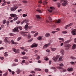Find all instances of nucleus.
I'll return each mask as SVG.
<instances>
[{"label": "nucleus", "instance_id": "9b49d317", "mask_svg": "<svg viewBox=\"0 0 76 76\" xmlns=\"http://www.w3.org/2000/svg\"><path fill=\"white\" fill-rule=\"evenodd\" d=\"M71 32L73 35H76V29H74Z\"/></svg>", "mask_w": 76, "mask_h": 76}, {"label": "nucleus", "instance_id": "338daca9", "mask_svg": "<svg viewBox=\"0 0 76 76\" xmlns=\"http://www.w3.org/2000/svg\"><path fill=\"white\" fill-rule=\"evenodd\" d=\"M68 25L66 26L65 27V29H67V27H68V26H68Z\"/></svg>", "mask_w": 76, "mask_h": 76}, {"label": "nucleus", "instance_id": "864d4df0", "mask_svg": "<svg viewBox=\"0 0 76 76\" xmlns=\"http://www.w3.org/2000/svg\"><path fill=\"white\" fill-rule=\"evenodd\" d=\"M70 63L71 64H75V62L71 61L70 62Z\"/></svg>", "mask_w": 76, "mask_h": 76}, {"label": "nucleus", "instance_id": "4468645a", "mask_svg": "<svg viewBox=\"0 0 76 76\" xmlns=\"http://www.w3.org/2000/svg\"><path fill=\"white\" fill-rule=\"evenodd\" d=\"M50 43H49L48 44L45 45L44 46H43V48H45V49L46 48H47V47H48V45H50Z\"/></svg>", "mask_w": 76, "mask_h": 76}, {"label": "nucleus", "instance_id": "680f3d73", "mask_svg": "<svg viewBox=\"0 0 76 76\" xmlns=\"http://www.w3.org/2000/svg\"><path fill=\"white\" fill-rule=\"evenodd\" d=\"M48 19H49V20H52V19H51V17H49Z\"/></svg>", "mask_w": 76, "mask_h": 76}, {"label": "nucleus", "instance_id": "6e6552de", "mask_svg": "<svg viewBox=\"0 0 76 76\" xmlns=\"http://www.w3.org/2000/svg\"><path fill=\"white\" fill-rule=\"evenodd\" d=\"M13 31L14 32H19V31L18 30V27L15 28L13 29Z\"/></svg>", "mask_w": 76, "mask_h": 76}, {"label": "nucleus", "instance_id": "473e14b6", "mask_svg": "<svg viewBox=\"0 0 76 76\" xmlns=\"http://www.w3.org/2000/svg\"><path fill=\"white\" fill-rule=\"evenodd\" d=\"M27 35L28 36V39H29L31 38V36L29 34H28Z\"/></svg>", "mask_w": 76, "mask_h": 76}, {"label": "nucleus", "instance_id": "0eeeda50", "mask_svg": "<svg viewBox=\"0 0 76 76\" xmlns=\"http://www.w3.org/2000/svg\"><path fill=\"white\" fill-rule=\"evenodd\" d=\"M12 50L14 52H15L16 53H19V49H16L15 48H13Z\"/></svg>", "mask_w": 76, "mask_h": 76}, {"label": "nucleus", "instance_id": "8fccbe9b", "mask_svg": "<svg viewBox=\"0 0 76 76\" xmlns=\"http://www.w3.org/2000/svg\"><path fill=\"white\" fill-rule=\"evenodd\" d=\"M35 32H36V31H32L31 32V34H34Z\"/></svg>", "mask_w": 76, "mask_h": 76}, {"label": "nucleus", "instance_id": "c85d7f7f", "mask_svg": "<svg viewBox=\"0 0 76 76\" xmlns=\"http://www.w3.org/2000/svg\"><path fill=\"white\" fill-rule=\"evenodd\" d=\"M70 58H72V60H76V58H75L74 57L71 56L70 57Z\"/></svg>", "mask_w": 76, "mask_h": 76}, {"label": "nucleus", "instance_id": "1a4fd4ad", "mask_svg": "<svg viewBox=\"0 0 76 76\" xmlns=\"http://www.w3.org/2000/svg\"><path fill=\"white\" fill-rule=\"evenodd\" d=\"M70 42V40H67L65 42H64V44L65 45H68L69 44V43Z\"/></svg>", "mask_w": 76, "mask_h": 76}, {"label": "nucleus", "instance_id": "5701e85b", "mask_svg": "<svg viewBox=\"0 0 76 76\" xmlns=\"http://www.w3.org/2000/svg\"><path fill=\"white\" fill-rule=\"evenodd\" d=\"M57 7H58V8H59V7H60V6H61V4L60 3H57Z\"/></svg>", "mask_w": 76, "mask_h": 76}, {"label": "nucleus", "instance_id": "4be33fe9", "mask_svg": "<svg viewBox=\"0 0 76 76\" xmlns=\"http://www.w3.org/2000/svg\"><path fill=\"white\" fill-rule=\"evenodd\" d=\"M56 22L58 23H60V22H61V19H59L58 20H56Z\"/></svg>", "mask_w": 76, "mask_h": 76}, {"label": "nucleus", "instance_id": "3c124183", "mask_svg": "<svg viewBox=\"0 0 76 76\" xmlns=\"http://www.w3.org/2000/svg\"><path fill=\"white\" fill-rule=\"evenodd\" d=\"M14 61L15 62H18V60L17 59H15Z\"/></svg>", "mask_w": 76, "mask_h": 76}, {"label": "nucleus", "instance_id": "2eb2a0df", "mask_svg": "<svg viewBox=\"0 0 76 76\" xmlns=\"http://www.w3.org/2000/svg\"><path fill=\"white\" fill-rule=\"evenodd\" d=\"M10 16H11V17H12V18L16 17V16H17V15L16 14H11L10 15Z\"/></svg>", "mask_w": 76, "mask_h": 76}, {"label": "nucleus", "instance_id": "c9c22d12", "mask_svg": "<svg viewBox=\"0 0 76 76\" xmlns=\"http://www.w3.org/2000/svg\"><path fill=\"white\" fill-rule=\"evenodd\" d=\"M44 59L46 61H47L48 60V58L47 57H45L44 58Z\"/></svg>", "mask_w": 76, "mask_h": 76}, {"label": "nucleus", "instance_id": "393cba45", "mask_svg": "<svg viewBox=\"0 0 76 76\" xmlns=\"http://www.w3.org/2000/svg\"><path fill=\"white\" fill-rule=\"evenodd\" d=\"M11 42L13 44H17V43H15V42H14L13 40H11Z\"/></svg>", "mask_w": 76, "mask_h": 76}, {"label": "nucleus", "instance_id": "5fc2aeb1", "mask_svg": "<svg viewBox=\"0 0 76 76\" xmlns=\"http://www.w3.org/2000/svg\"><path fill=\"white\" fill-rule=\"evenodd\" d=\"M67 32L66 31H62V33L63 34H66Z\"/></svg>", "mask_w": 76, "mask_h": 76}, {"label": "nucleus", "instance_id": "e433bc0d", "mask_svg": "<svg viewBox=\"0 0 76 76\" xmlns=\"http://www.w3.org/2000/svg\"><path fill=\"white\" fill-rule=\"evenodd\" d=\"M18 17H17L14 18V19H13V20H14V21H15V20H17V19H18Z\"/></svg>", "mask_w": 76, "mask_h": 76}, {"label": "nucleus", "instance_id": "6e6d98bb", "mask_svg": "<svg viewBox=\"0 0 76 76\" xmlns=\"http://www.w3.org/2000/svg\"><path fill=\"white\" fill-rule=\"evenodd\" d=\"M37 60H39L40 59V57L38 56L36 58Z\"/></svg>", "mask_w": 76, "mask_h": 76}, {"label": "nucleus", "instance_id": "ddd939ff", "mask_svg": "<svg viewBox=\"0 0 76 76\" xmlns=\"http://www.w3.org/2000/svg\"><path fill=\"white\" fill-rule=\"evenodd\" d=\"M28 22V20H25L21 22V25H23V23H26Z\"/></svg>", "mask_w": 76, "mask_h": 76}, {"label": "nucleus", "instance_id": "f8f14e48", "mask_svg": "<svg viewBox=\"0 0 76 76\" xmlns=\"http://www.w3.org/2000/svg\"><path fill=\"white\" fill-rule=\"evenodd\" d=\"M58 56H57L56 57H54L52 58V59L54 61H56L57 60V59H58Z\"/></svg>", "mask_w": 76, "mask_h": 76}, {"label": "nucleus", "instance_id": "f257e3e1", "mask_svg": "<svg viewBox=\"0 0 76 76\" xmlns=\"http://www.w3.org/2000/svg\"><path fill=\"white\" fill-rule=\"evenodd\" d=\"M63 2L64 3H62V4L64 6H66V5L67 4V3H68V1L66 0H61L60 1V3H63Z\"/></svg>", "mask_w": 76, "mask_h": 76}, {"label": "nucleus", "instance_id": "c03bdc74", "mask_svg": "<svg viewBox=\"0 0 76 76\" xmlns=\"http://www.w3.org/2000/svg\"><path fill=\"white\" fill-rule=\"evenodd\" d=\"M45 72L46 73H47V72H48V69H45Z\"/></svg>", "mask_w": 76, "mask_h": 76}, {"label": "nucleus", "instance_id": "b1692460", "mask_svg": "<svg viewBox=\"0 0 76 76\" xmlns=\"http://www.w3.org/2000/svg\"><path fill=\"white\" fill-rule=\"evenodd\" d=\"M76 48V44H74L72 47V49H75V48Z\"/></svg>", "mask_w": 76, "mask_h": 76}, {"label": "nucleus", "instance_id": "79ce46f5", "mask_svg": "<svg viewBox=\"0 0 76 76\" xmlns=\"http://www.w3.org/2000/svg\"><path fill=\"white\" fill-rule=\"evenodd\" d=\"M21 39V37H20L18 38V41H20Z\"/></svg>", "mask_w": 76, "mask_h": 76}, {"label": "nucleus", "instance_id": "ea45409f", "mask_svg": "<svg viewBox=\"0 0 76 76\" xmlns=\"http://www.w3.org/2000/svg\"><path fill=\"white\" fill-rule=\"evenodd\" d=\"M52 61H51V60H50L49 61V64H51V63H52Z\"/></svg>", "mask_w": 76, "mask_h": 76}, {"label": "nucleus", "instance_id": "bb28decb", "mask_svg": "<svg viewBox=\"0 0 76 76\" xmlns=\"http://www.w3.org/2000/svg\"><path fill=\"white\" fill-rule=\"evenodd\" d=\"M23 59L27 60L28 59V57L27 56H24L23 57Z\"/></svg>", "mask_w": 76, "mask_h": 76}, {"label": "nucleus", "instance_id": "0e129e2a", "mask_svg": "<svg viewBox=\"0 0 76 76\" xmlns=\"http://www.w3.org/2000/svg\"><path fill=\"white\" fill-rule=\"evenodd\" d=\"M21 49H22V50H24L25 49V47H20Z\"/></svg>", "mask_w": 76, "mask_h": 76}, {"label": "nucleus", "instance_id": "de8ad7c7", "mask_svg": "<svg viewBox=\"0 0 76 76\" xmlns=\"http://www.w3.org/2000/svg\"><path fill=\"white\" fill-rule=\"evenodd\" d=\"M23 17H26V16H27V15L23 14Z\"/></svg>", "mask_w": 76, "mask_h": 76}, {"label": "nucleus", "instance_id": "7ed1b4c3", "mask_svg": "<svg viewBox=\"0 0 76 76\" xmlns=\"http://www.w3.org/2000/svg\"><path fill=\"white\" fill-rule=\"evenodd\" d=\"M28 33H29V32L22 31L21 32V35H23V36H24V37H28V35L27 34H28Z\"/></svg>", "mask_w": 76, "mask_h": 76}, {"label": "nucleus", "instance_id": "09e8293b", "mask_svg": "<svg viewBox=\"0 0 76 76\" xmlns=\"http://www.w3.org/2000/svg\"><path fill=\"white\" fill-rule=\"evenodd\" d=\"M17 65V64H12V66H16Z\"/></svg>", "mask_w": 76, "mask_h": 76}, {"label": "nucleus", "instance_id": "a878e982", "mask_svg": "<svg viewBox=\"0 0 76 76\" xmlns=\"http://www.w3.org/2000/svg\"><path fill=\"white\" fill-rule=\"evenodd\" d=\"M20 70L19 69H18L17 70V74H19V73H20Z\"/></svg>", "mask_w": 76, "mask_h": 76}, {"label": "nucleus", "instance_id": "9d476101", "mask_svg": "<svg viewBox=\"0 0 76 76\" xmlns=\"http://www.w3.org/2000/svg\"><path fill=\"white\" fill-rule=\"evenodd\" d=\"M37 46H38V44L34 43L31 46V48H34V47H37Z\"/></svg>", "mask_w": 76, "mask_h": 76}, {"label": "nucleus", "instance_id": "bf43d9fd", "mask_svg": "<svg viewBox=\"0 0 76 76\" xmlns=\"http://www.w3.org/2000/svg\"><path fill=\"white\" fill-rule=\"evenodd\" d=\"M19 28L20 30H22V29H23L22 28V27H21V26H20L19 27Z\"/></svg>", "mask_w": 76, "mask_h": 76}, {"label": "nucleus", "instance_id": "cd10ccee", "mask_svg": "<svg viewBox=\"0 0 76 76\" xmlns=\"http://www.w3.org/2000/svg\"><path fill=\"white\" fill-rule=\"evenodd\" d=\"M50 34L46 33L45 34V37H49V36H50Z\"/></svg>", "mask_w": 76, "mask_h": 76}, {"label": "nucleus", "instance_id": "6ab92c4d", "mask_svg": "<svg viewBox=\"0 0 76 76\" xmlns=\"http://www.w3.org/2000/svg\"><path fill=\"white\" fill-rule=\"evenodd\" d=\"M51 50L52 51H54L57 50V48H51Z\"/></svg>", "mask_w": 76, "mask_h": 76}, {"label": "nucleus", "instance_id": "37998d69", "mask_svg": "<svg viewBox=\"0 0 76 76\" xmlns=\"http://www.w3.org/2000/svg\"><path fill=\"white\" fill-rule=\"evenodd\" d=\"M42 38V37H40V36H39L38 37V39H39V40H40Z\"/></svg>", "mask_w": 76, "mask_h": 76}, {"label": "nucleus", "instance_id": "a211bd4d", "mask_svg": "<svg viewBox=\"0 0 76 76\" xmlns=\"http://www.w3.org/2000/svg\"><path fill=\"white\" fill-rule=\"evenodd\" d=\"M60 52L62 54L64 55V50L63 49L60 50Z\"/></svg>", "mask_w": 76, "mask_h": 76}, {"label": "nucleus", "instance_id": "20e7f679", "mask_svg": "<svg viewBox=\"0 0 76 76\" xmlns=\"http://www.w3.org/2000/svg\"><path fill=\"white\" fill-rule=\"evenodd\" d=\"M29 25V23H27L26 25L25 26V29L26 30H27L28 31V29H31L32 27V26H30L29 27H28V25Z\"/></svg>", "mask_w": 76, "mask_h": 76}, {"label": "nucleus", "instance_id": "a19ab883", "mask_svg": "<svg viewBox=\"0 0 76 76\" xmlns=\"http://www.w3.org/2000/svg\"><path fill=\"white\" fill-rule=\"evenodd\" d=\"M6 22V20H4L3 21V24H5Z\"/></svg>", "mask_w": 76, "mask_h": 76}, {"label": "nucleus", "instance_id": "aec40b11", "mask_svg": "<svg viewBox=\"0 0 76 76\" xmlns=\"http://www.w3.org/2000/svg\"><path fill=\"white\" fill-rule=\"evenodd\" d=\"M50 9L52 10H48V11L50 12H53V10H53V7H50Z\"/></svg>", "mask_w": 76, "mask_h": 76}, {"label": "nucleus", "instance_id": "4d7b16f0", "mask_svg": "<svg viewBox=\"0 0 76 76\" xmlns=\"http://www.w3.org/2000/svg\"><path fill=\"white\" fill-rule=\"evenodd\" d=\"M0 60H3L4 59V57H0Z\"/></svg>", "mask_w": 76, "mask_h": 76}, {"label": "nucleus", "instance_id": "f03ea898", "mask_svg": "<svg viewBox=\"0 0 76 76\" xmlns=\"http://www.w3.org/2000/svg\"><path fill=\"white\" fill-rule=\"evenodd\" d=\"M4 41L6 44H10V41L8 37H6L4 39Z\"/></svg>", "mask_w": 76, "mask_h": 76}, {"label": "nucleus", "instance_id": "c756f323", "mask_svg": "<svg viewBox=\"0 0 76 76\" xmlns=\"http://www.w3.org/2000/svg\"><path fill=\"white\" fill-rule=\"evenodd\" d=\"M38 35V32H37V33H36L34 35V37H37V35Z\"/></svg>", "mask_w": 76, "mask_h": 76}, {"label": "nucleus", "instance_id": "603ef678", "mask_svg": "<svg viewBox=\"0 0 76 76\" xmlns=\"http://www.w3.org/2000/svg\"><path fill=\"white\" fill-rule=\"evenodd\" d=\"M7 73L6 72V73H5V74L3 75V76H7Z\"/></svg>", "mask_w": 76, "mask_h": 76}, {"label": "nucleus", "instance_id": "2f4dec72", "mask_svg": "<svg viewBox=\"0 0 76 76\" xmlns=\"http://www.w3.org/2000/svg\"><path fill=\"white\" fill-rule=\"evenodd\" d=\"M33 40V39H29L28 41V42H31Z\"/></svg>", "mask_w": 76, "mask_h": 76}, {"label": "nucleus", "instance_id": "49530a36", "mask_svg": "<svg viewBox=\"0 0 76 76\" xmlns=\"http://www.w3.org/2000/svg\"><path fill=\"white\" fill-rule=\"evenodd\" d=\"M62 57H61L60 58H59V61H62V60H61V59H62Z\"/></svg>", "mask_w": 76, "mask_h": 76}, {"label": "nucleus", "instance_id": "423d86ee", "mask_svg": "<svg viewBox=\"0 0 76 76\" xmlns=\"http://www.w3.org/2000/svg\"><path fill=\"white\" fill-rule=\"evenodd\" d=\"M57 69H61V70H63V72H66L67 71L66 69H64L63 67L61 66L57 67Z\"/></svg>", "mask_w": 76, "mask_h": 76}, {"label": "nucleus", "instance_id": "412c9836", "mask_svg": "<svg viewBox=\"0 0 76 76\" xmlns=\"http://www.w3.org/2000/svg\"><path fill=\"white\" fill-rule=\"evenodd\" d=\"M36 16L37 19H41V17L39 15H37Z\"/></svg>", "mask_w": 76, "mask_h": 76}, {"label": "nucleus", "instance_id": "72a5a7b5", "mask_svg": "<svg viewBox=\"0 0 76 76\" xmlns=\"http://www.w3.org/2000/svg\"><path fill=\"white\" fill-rule=\"evenodd\" d=\"M6 5V2H4V3H3L1 5L2 6H4Z\"/></svg>", "mask_w": 76, "mask_h": 76}, {"label": "nucleus", "instance_id": "f3484780", "mask_svg": "<svg viewBox=\"0 0 76 76\" xmlns=\"http://www.w3.org/2000/svg\"><path fill=\"white\" fill-rule=\"evenodd\" d=\"M67 70L69 72H72L73 71V68H69L67 69Z\"/></svg>", "mask_w": 76, "mask_h": 76}, {"label": "nucleus", "instance_id": "f704fd0d", "mask_svg": "<svg viewBox=\"0 0 76 76\" xmlns=\"http://www.w3.org/2000/svg\"><path fill=\"white\" fill-rule=\"evenodd\" d=\"M22 2L23 3H28V1H23Z\"/></svg>", "mask_w": 76, "mask_h": 76}, {"label": "nucleus", "instance_id": "39448f33", "mask_svg": "<svg viewBox=\"0 0 76 76\" xmlns=\"http://www.w3.org/2000/svg\"><path fill=\"white\" fill-rule=\"evenodd\" d=\"M18 7L16 6L13 7L11 8V10L12 12H15L18 9Z\"/></svg>", "mask_w": 76, "mask_h": 76}, {"label": "nucleus", "instance_id": "13d9d810", "mask_svg": "<svg viewBox=\"0 0 76 76\" xmlns=\"http://www.w3.org/2000/svg\"><path fill=\"white\" fill-rule=\"evenodd\" d=\"M20 23V21H18V22H17V24H19Z\"/></svg>", "mask_w": 76, "mask_h": 76}, {"label": "nucleus", "instance_id": "774afa93", "mask_svg": "<svg viewBox=\"0 0 76 76\" xmlns=\"http://www.w3.org/2000/svg\"><path fill=\"white\" fill-rule=\"evenodd\" d=\"M22 9H20L19 10H18V12H21V11H22Z\"/></svg>", "mask_w": 76, "mask_h": 76}, {"label": "nucleus", "instance_id": "69168bd1", "mask_svg": "<svg viewBox=\"0 0 76 76\" xmlns=\"http://www.w3.org/2000/svg\"><path fill=\"white\" fill-rule=\"evenodd\" d=\"M9 21H7V22H6V23L7 25H9Z\"/></svg>", "mask_w": 76, "mask_h": 76}, {"label": "nucleus", "instance_id": "7c9ffc66", "mask_svg": "<svg viewBox=\"0 0 76 76\" xmlns=\"http://www.w3.org/2000/svg\"><path fill=\"white\" fill-rule=\"evenodd\" d=\"M73 25V23H72L69 24V25H68V26H72Z\"/></svg>", "mask_w": 76, "mask_h": 76}, {"label": "nucleus", "instance_id": "e2e57ef3", "mask_svg": "<svg viewBox=\"0 0 76 76\" xmlns=\"http://www.w3.org/2000/svg\"><path fill=\"white\" fill-rule=\"evenodd\" d=\"M28 64H29V63L27 62H26L25 63V64L26 65H28Z\"/></svg>", "mask_w": 76, "mask_h": 76}, {"label": "nucleus", "instance_id": "dca6fc26", "mask_svg": "<svg viewBox=\"0 0 76 76\" xmlns=\"http://www.w3.org/2000/svg\"><path fill=\"white\" fill-rule=\"evenodd\" d=\"M70 46V45H66V46H65L66 49V50H69V49L70 48L69 47Z\"/></svg>", "mask_w": 76, "mask_h": 76}, {"label": "nucleus", "instance_id": "a18cd8bd", "mask_svg": "<svg viewBox=\"0 0 76 76\" xmlns=\"http://www.w3.org/2000/svg\"><path fill=\"white\" fill-rule=\"evenodd\" d=\"M37 71H41V69H40L37 68L35 69Z\"/></svg>", "mask_w": 76, "mask_h": 76}, {"label": "nucleus", "instance_id": "58836bf2", "mask_svg": "<svg viewBox=\"0 0 76 76\" xmlns=\"http://www.w3.org/2000/svg\"><path fill=\"white\" fill-rule=\"evenodd\" d=\"M37 11L38 12H39V13H42V12H41V10H37Z\"/></svg>", "mask_w": 76, "mask_h": 76}, {"label": "nucleus", "instance_id": "4c0bfd02", "mask_svg": "<svg viewBox=\"0 0 76 76\" xmlns=\"http://www.w3.org/2000/svg\"><path fill=\"white\" fill-rule=\"evenodd\" d=\"M59 66L61 67H63V66H64V64L63 63H61L59 64Z\"/></svg>", "mask_w": 76, "mask_h": 76}, {"label": "nucleus", "instance_id": "052dcab7", "mask_svg": "<svg viewBox=\"0 0 76 76\" xmlns=\"http://www.w3.org/2000/svg\"><path fill=\"white\" fill-rule=\"evenodd\" d=\"M10 36H13L14 35V34L12 33L10 34Z\"/></svg>", "mask_w": 76, "mask_h": 76}]
</instances>
